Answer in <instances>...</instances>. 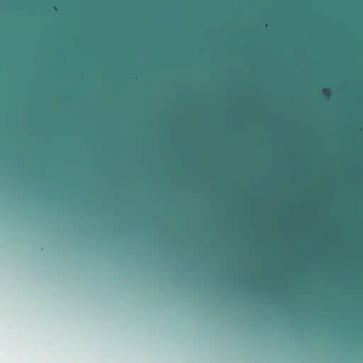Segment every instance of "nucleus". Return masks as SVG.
Returning a JSON list of instances; mask_svg holds the SVG:
<instances>
[{"mask_svg": "<svg viewBox=\"0 0 363 363\" xmlns=\"http://www.w3.org/2000/svg\"><path fill=\"white\" fill-rule=\"evenodd\" d=\"M324 93L328 94L329 93L328 89H324Z\"/></svg>", "mask_w": 363, "mask_h": 363, "instance_id": "f257e3e1", "label": "nucleus"}]
</instances>
